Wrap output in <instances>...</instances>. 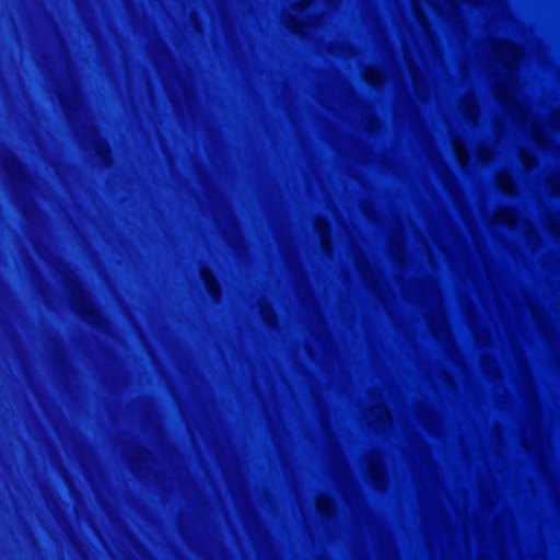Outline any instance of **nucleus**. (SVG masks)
<instances>
[{"label": "nucleus", "mask_w": 560, "mask_h": 560, "mask_svg": "<svg viewBox=\"0 0 560 560\" xmlns=\"http://www.w3.org/2000/svg\"><path fill=\"white\" fill-rule=\"evenodd\" d=\"M521 54V49L511 43L503 44L499 49L500 57L509 65L516 61Z\"/></svg>", "instance_id": "f257e3e1"}, {"label": "nucleus", "mask_w": 560, "mask_h": 560, "mask_svg": "<svg viewBox=\"0 0 560 560\" xmlns=\"http://www.w3.org/2000/svg\"><path fill=\"white\" fill-rule=\"evenodd\" d=\"M201 277H202V280H203L209 293L212 296H217L218 295V285H217L214 279L212 278V276L210 275V272L208 270H202Z\"/></svg>", "instance_id": "f03ea898"}, {"label": "nucleus", "mask_w": 560, "mask_h": 560, "mask_svg": "<svg viewBox=\"0 0 560 560\" xmlns=\"http://www.w3.org/2000/svg\"><path fill=\"white\" fill-rule=\"evenodd\" d=\"M365 79L371 84L377 85L381 83L382 75L381 72L376 69H366Z\"/></svg>", "instance_id": "7ed1b4c3"}, {"label": "nucleus", "mask_w": 560, "mask_h": 560, "mask_svg": "<svg viewBox=\"0 0 560 560\" xmlns=\"http://www.w3.org/2000/svg\"><path fill=\"white\" fill-rule=\"evenodd\" d=\"M499 185L505 192H512L513 190V182L512 179L506 175H500L499 178Z\"/></svg>", "instance_id": "20e7f679"}, {"label": "nucleus", "mask_w": 560, "mask_h": 560, "mask_svg": "<svg viewBox=\"0 0 560 560\" xmlns=\"http://www.w3.org/2000/svg\"><path fill=\"white\" fill-rule=\"evenodd\" d=\"M455 152H456V156H457L458 161L462 164L466 163V161L468 159V155H467V152L465 151L464 145L460 144V143H456L455 144Z\"/></svg>", "instance_id": "39448f33"}, {"label": "nucleus", "mask_w": 560, "mask_h": 560, "mask_svg": "<svg viewBox=\"0 0 560 560\" xmlns=\"http://www.w3.org/2000/svg\"><path fill=\"white\" fill-rule=\"evenodd\" d=\"M318 510L325 514L330 512L331 503L327 498H320L317 502Z\"/></svg>", "instance_id": "423d86ee"}, {"label": "nucleus", "mask_w": 560, "mask_h": 560, "mask_svg": "<svg viewBox=\"0 0 560 560\" xmlns=\"http://www.w3.org/2000/svg\"><path fill=\"white\" fill-rule=\"evenodd\" d=\"M318 230H319V232L322 234L323 243L325 244L326 243L325 234H326V231H327V224L325 222L318 223Z\"/></svg>", "instance_id": "0eeeda50"}, {"label": "nucleus", "mask_w": 560, "mask_h": 560, "mask_svg": "<svg viewBox=\"0 0 560 560\" xmlns=\"http://www.w3.org/2000/svg\"><path fill=\"white\" fill-rule=\"evenodd\" d=\"M553 125L556 128H560V110H558L555 115Z\"/></svg>", "instance_id": "6e6552de"}, {"label": "nucleus", "mask_w": 560, "mask_h": 560, "mask_svg": "<svg viewBox=\"0 0 560 560\" xmlns=\"http://www.w3.org/2000/svg\"><path fill=\"white\" fill-rule=\"evenodd\" d=\"M504 220L509 223H512L514 221V214L511 211H505Z\"/></svg>", "instance_id": "1a4fd4ad"}]
</instances>
